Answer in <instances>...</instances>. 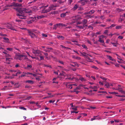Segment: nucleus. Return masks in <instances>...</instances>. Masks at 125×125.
Returning <instances> with one entry per match:
<instances>
[{
	"mask_svg": "<svg viewBox=\"0 0 125 125\" xmlns=\"http://www.w3.org/2000/svg\"><path fill=\"white\" fill-rule=\"evenodd\" d=\"M17 11L19 13H17L16 15L19 16V18L21 19H25L26 16L24 15V13L25 12L26 8H16Z\"/></svg>",
	"mask_w": 125,
	"mask_h": 125,
	"instance_id": "1",
	"label": "nucleus"
},
{
	"mask_svg": "<svg viewBox=\"0 0 125 125\" xmlns=\"http://www.w3.org/2000/svg\"><path fill=\"white\" fill-rule=\"evenodd\" d=\"M10 7H12V6H13L14 7H21V6L22 4H19L18 3H16L15 2H13L12 4L10 5Z\"/></svg>",
	"mask_w": 125,
	"mask_h": 125,
	"instance_id": "2",
	"label": "nucleus"
},
{
	"mask_svg": "<svg viewBox=\"0 0 125 125\" xmlns=\"http://www.w3.org/2000/svg\"><path fill=\"white\" fill-rule=\"evenodd\" d=\"M28 33L29 35L31 36V37L32 38H34L36 36L35 34L34 33H32V32L30 31H28Z\"/></svg>",
	"mask_w": 125,
	"mask_h": 125,
	"instance_id": "3",
	"label": "nucleus"
},
{
	"mask_svg": "<svg viewBox=\"0 0 125 125\" xmlns=\"http://www.w3.org/2000/svg\"><path fill=\"white\" fill-rule=\"evenodd\" d=\"M78 8V10H81V8L79 7H78V5L77 4H76L75 5H74V7H73V10H76L77 8Z\"/></svg>",
	"mask_w": 125,
	"mask_h": 125,
	"instance_id": "4",
	"label": "nucleus"
},
{
	"mask_svg": "<svg viewBox=\"0 0 125 125\" xmlns=\"http://www.w3.org/2000/svg\"><path fill=\"white\" fill-rule=\"evenodd\" d=\"M100 119V117H99L98 116H94L93 118H92L91 119V121H92L95 119Z\"/></svg>",
	"mask_w": 125,
	"mask_h": 125,
	"instance_id": "5",
	"label": "nucleus"
},
{
	"mask_svg": "<svg viewBox=\"0 0 125 125\" xmlns=\"http://www.w3.org/2000/svg\"><path fill=\"white\" fill-rule=\"evenodd\" d=\"M94 10H91L90 11L84 13V14L86 15L89 14H92L94 13Z\"/></svg>",
	"mask_w": 125,
	"mask_h": 125,
	"instance_id": "6",
	"label": "nucleus"
},
{
	"mask_svg": "<svg viewBox=\"0 0 125 125\" xmlns=\"http://www.w3.org/2000/svg\"><path fill=\"white\" fill-rule=\"evenodd\" d=\"M78 3H80L83 5H84L86 3L84 0H81L78 1Z\"/></svg>",
	"mask_w": 125,
	"mask_h": 125,
	"instance_id": "7",
	"label": "nucleus"
},
{
	"mask_svg": "<svg viewBox=\"0 0 125 125\" xmlns=\"http://www.w3.org/2000/svg\"><path fill=\"white\" fill-rule=\"evenodd\" d=\"M107 56L108 59H109L110 60L113 61H115V59H113L112 57L111 56L109 55H107Z\"/></svg>",
	"mask_w": 125,
	"mask_h": 125,
	"instance_id": "8",
	"label": "nucleus"
},
{
	"mask_svg": "<svg viewBox=\"0 0 125 125\" xmlns=\"http://www.w3.org/2000/svg\"><path fill=\"white\" fill-rule=\"evenodd\" d=\"M26 56L24 55H17V57L20 60H21L20 58H22L23 57H25Z\"/></svg>",
	"mask_w": 125,
	"mask_h": 125,
	"instance_id": "9",
	"label": "nucleus"
},
{
	"mask_svg": "<svg viewBox=\"0 0 125 125\" xmlns=\"http://www.w3.org/2000/svg\"><path fill=\"white\" fill-rule=\"evenodd\" d=\"M26 83H30L31 84H32L34 83L31 80H28L26 81L25 82Z\"/></svg>",
	"mask_w": 125,
	"mask_h": 125,
	"instance_id": "10",
	"label": "nucleus"
},
{
	"mask_svg": "<svg viewBox=\"0 0 125 125\" xmlns=\"http://www.w3.org/2000/svg\"><path fill=\"white\" fill-rule=\"evenodd\" d=\"M41 18H42V17L41 16H38L37 17H35L34 19L33 18V19L32 20V21H34L35 20H37L38 19H40Z\"/></svg>",
	"mask_w": 125,
	"mask_h": 125,
	"instance_id": "11",
	"label": "nucleus"
},
{
	"mask_svg": "<svg viewBox=\"0 0 125 125\" xmlns=\"http://www.w3.org/2000/svg\"><path fill=\"white\" fill-rule=\"evenodd\" d=\"M3 38L5 40L4 42L7 43L9 42V39L8 38L5 37Z\"/></svg>",
	"mask_w": 125,
	"mask_h": 125,
	"instance_id": "12",
	"label": "nucleus"
},
{
	"mask_svg": "<svg viewBox=\"0 0 125 125\" xmlns=\"http://www.w3.org/2000/svg\"><path fill=\"white\" fill-rule=\"evenodd\" d=\"M56 7H57V6H54V5H52L50 6L49 8L50 9H51V10L52 9L54 10V8Z\"/></svg>",
	"mask_w": 125,
	"mask_h": 125,
	"instance_id": "13",
	"label": "nucleus"
},
{
	"mask_svg": "<svg viewBox=\"0 0 125 125\" xmlns=\"http://www.w3.org/2000/svg\"><path fill=\"white\" fill-rule=\"evenodd\" d=\"M32 52L34 54H39V51H37V50H33L32 51Z\"/></svg>",
	"mask_w": 125,
	"mask_h": 125,
	"instance_id": "14",
	"label": "nucleus"
},
{
	"mask_svg": "<svg viewBox=\"0 0 125 125\" xmlns=\"http://www.w3.org/2000/svg\"><path fill=\"white\" fill-rule=\"evenodd\" d=\"M32 10L34 11H35L37 10V7L34 6L32 8Z\"/></svg>",
	"mask_w": 125,
	"mask_h": 125,
	"instance_id": "15",
	"label": "nucleus"
},
{
	"mask_svg": "<svg viewBox=\"0 0 125 125\" xmlns=\"http://www.w3.org/2000/svg\"><path fill=\"white\" fill-rule=\"evenodd\" d=\"M68 12H66L65 13H63L61 14V16L62 17H64L66 16V13H68Z\"/></svg>",
	"mask_w": 125,
	"mask_h": 125,
	"instance_id": "16",
	"label": "nucleus"
},
{
	"mask_svg": "<svg viewBox=\"0 0 125 125\" xmlns=\"http://www.w3.org/2000/svg\"><path fill=\"white\" fill-rule=\"evenodd\" d=\"M122 88L118 87L117 88L115 89L119 90V92H121L122 93H123L124 91H122Z\"/></svg>",
	"mask_w": 125,
	"mask_h": 125,
	"instance_id": "17",
	"label": "nucleus"
},
{
	"mask_svg": "<svg viewBox=\"0 0 125 125\" xmlns=\"http://www.w3.org/2000/svg\"><path fill=\"white\" fill-rule=\"evenodd\" d=\"M86 17L88 18H93L94 17V16H91L90 15H87L86 16Z\"/></svg>",
	"mask_w": 125,
	"mask_h": 125,
	"instance_id": "18",
	"label": "nucleus"
},
{
	"mask_svg": "<svg viewBox=\"0 0 125 125\" xmlns=\"http://www.w3.org/2000/svg\"><path fill=\"white\" fill-rule=\"evenodd\" d=\"M80 52L81 54V55H80L81 56H83L85 58L88 57L87 55H86L84 54H83V53H82V52Z\"/></svg>",
	"mask_w": 125,
	"mask_h": 125,
	"instance_id": "19",
	"label": "nucleus"
},
{
	"mask_svg": "<svg viewBox=\"0 0 125 125\" xmlns=\"http://www.w3.org/2000/svg\"><path fill=\"white\" fill-rule=\"evenodd\" d=\"M60 74L61 76H63L64 77L66 75V73L63 72H62V73H60Z\"/></svg>",
	"mask_w": 125,
	"mask_h": 125,
	"instance_id": "20",
	"label": "nucleus"
},
{
	"mask_svg": "<svg viewBox=\"0 0 125 125\" xmlns=\"http://www.w3.org/2000/svg\"><path fill=\"white\" fill-rule=\"evenodd\" d=\"M57 37L58 39L61 38L62 40H63L64 38V37L60 35L57 36Z\"/></svg>",
	"mask_w": 125,
	"mask_h": 125,
	"instance_id": "21",
	"label": "nucleus"
},
{
	"mask_svg": "<svg viewBox=\"0 0 125 125\" xmlns=\"http://www.w3.org/2000/svg\"><path fill=\"white\" fill-rule=\"evenodd\" d=\"M111 43L113 45V46H115V47H117V45L118 44V43L116 42V43H114V42H111Z\"/></svg>",
	"mask_w": 125,
	"mask_h": 125,
	"instance_id": "22",
	"label": "nucleus"
},
{
	"mask_svg": "<svg viewBox=\"0 0 125 125\" xmlns=\"http://www.w3.org/2000/svg\"><path fill=\"white\" fill-rule=\"evenodd\" d=\"M8 29H10L11 30H15L16 31L15 29L13 28V27L11 26H9L8 27Z\"/></svg>",
	"mask_w": 125,
	"mask_h": 125,
	"instance_id": "23",
	"label": "nucleus"
},
{
	"mask_svg": "<svg viewBox=\"0 0 125 125\" xmlns=\"http://www.w3.org/2000/svg\"><path fill=\"white\" fill-rule=\"evenodd\" d=\"M98 41L101 43H104V41L103 40H101V38L100 37L99 38V40H98Z\"/></svg>",
	"mask_w": 125,
	"mask_h": 125,
	"instance_id": "24",
	"label": "nucleus"
},
{
	"mask_svg": "<svg viewBox=\"0 0 125 125\" xmlns=\"http://www.w3.org/2000/svg\"><path fill=\"white\" fill-rule=\"evenodd\" d=\"M116 96H117L118 97H125V95H116Z\"/></svg>",
	"mask_w": 125,
	"mask_h": 125,
	"instance_id": "25",
	"label": "nucleus"
},
{
	"mask_svg": "<svg viewBox=\"0 0 125 125\" xmlns=\"http://www.w3.org/2000/svg\"><path fill=\"white\" fill-rule=\"evenodd\" d=\"M105 86H106V87L108 88L109 87V83H106V84H105Z\"/></svg>",
	"mask_w": 125,
	"mask_h": 125,
	"instance_id": "26",
	"label": "nucleus"
},
{
	"mask_svg": "<svg viewBox=\"0 0 125 125\" xmlns=\"http://www.w3.org/2000/svg\"><path fill=\"white\" fill-rule=\"evenodd\" d=\"M79 80H80L82 81H86V80L83 77H81L79 78Z\"/></svg>",
	"mask_w": 125,
	"mask_h": 125,
	"instance_id": "27",
	"label": "nucleus"
},
{
	"mask_svg": "<svg viewBox=\"0 0 125 125\" xmlns=\"http://www.w3.org/2000/svg\"><path fill=\"white\" fill-rule=\"evenodd\" d=\"M72 58H75L76 59H78L79 60H80L81 59V58L80 57H76L74 56H73L72 57Z\"/></svg>",
	"mask_w": 125,
	"mask_h": 125,
	"instance_id": "28",
	"label": "nucleus"
},
{
	"mask_svg": "<svg viewBox=\"0 0 125 125\" xmlns=\"http://www.w3.org/2000/svg\"><path fill=\"white\" fill-rule=\"evenodd\" d=\"M45 10L46 11V13L47 12H50L51 10V9H50L49 7V8L48 9H45Z\"/></svg>",
	"mask_w": 125,
	"mask_h": 125,
	"instance_id": "29",
	"label": "nucleus"
},
{
	"mask_svg": "<svg viewBox=\"0 0 125 125\" xmlns=\"http://www.w3.org/2000/svg\"><path fill=\"white\" fill-rule=\"evenodd\" d=\"M19 108L21 109H22L24 110H26V108L24 107H23L21 106V107H19Z\"/></svg>",
	"mask_w": 125,
	"mask_h": 125,
	"instance_id": "30",
	"label": "nucleus"
},
{
	"mask_svg": "<svg viewBox=\"0 0 125 125\" xmlns=\"http://www.w3.org/2000/svg\"><path fill=\"white\" fill-rule=\"evenodd\" d=\"M57 2L58 3L60 4L63 3V2L61 0H58L57 1Z\"/></svg>",
	"mask_w": 125,
	"mask_h": 125,
	"instance_id": "31",
	"label": "nucleus"
},
{
	"mask_svg": "<svg viewBox=\"0 0 125 125\" xmlns=\"http://www.w3.org/2000/svg\"><path fill=\"white\" fill-rule=\"evenodd\" d=\"M87 21V20H86L84 19V20H83V24H84H84H85L86 23Z\"/></svg>",
	"mask_w": 125,
	"mask_h": 125,
	"instance_id": "32",
	"label": "nucleus"
},
{
	"mask_svg": "<svg viewBox=\"0 0 125 125\" xmlns=\"http://www.w3.org/2000/svg\"><path fill=\"white\" fill-rule=\"evenodd\" d=\"M109 93L112 94H118V93H116L114 92H109Z\"/></svg>",
	"mask_w": 125,
	"mask_h": 125,
	"instance_id": "33",
	"label": "nucleus"
},
{
	"mask_svg": "<svg viewBox=\"0 0 125 125\" xmlns=\"http://www.w3.org/2000/svg\"><path fill=\"white\" fill-rule=\"evenodd\" d=\"M74 21H73L72 22L71 24H73V23L76 22V21H77V19H74Z\"/></svg>",
	"mask_w": 125,
	"mask_h": 125,
	"instance_id": "34",
	"label": "nucleus"
},
{
	"mask_svg": "<svg viewBox=\"0 0 125 125\" xmlns=\"http://www.w3.org/2000/svg\"><path fill=\"white\" fill-rule=\"evenodd\" d=\"M32 11L31 10H30V11H26V10H25V13H32Z\"/></svg>",
	"mask_w": 125,
	"mask_h": 125,
	"instance_id": "35",
	"label": "nucleus"
},
{
	"mask_svg": "<svg viewBox=\"0 0 125 125\" xmlns=\"http://www.w3.org/2000/svg\"><path fill=\"white\" fill-rule=\"evenodd\" d=\"M115 26V24H112L108 28V29H110L112 27H114Z\"/></svg>",
	"mask_w": 125,
	"mask_h": 125,
	"instance_id": "36",
	"label": "nucleus"
},
{
	"mask_svg": "<svg viewBox=\"0 0 125 125\" xmlns=\"http://www.w3.org/2000/svg\"><path fill=\"white\" fill-rule=\"evenodd\" d=\"M45 9H43V10H42V11L41 12V13H46Z\"/></svg>",
	"mask_w": 125,
	"mask_h": 125,
	"instance_id": "37",
	"label": "nucleus"
},
{
	"mask_svg": "<svg viewBox=\"0 0 125 125\" xmlns=\"http://www.w3.org/2000/svg\"><path fill=\"white\" fill-rule=\"evenodd\" d=\"M32 66L31 65H28L27 66V68H28V69H30L31 68H32Z\"/></svg>",
	"mask_w": 125,
	"mask_h": 125,
	"instance_id": "38",
	"label": "nucleus"
},
{
	"mask_svg": "<svg viewBox=\"0 0 125 125\" xmlns=\"http://www.w3.org/2000/svg\"><path fill=\"white\" fill-rule=\"evenodd\" d=\"M77 27H78L80 28V29H83V26H77Z\"/></svg>",
	"mask_w": 125,
	"mask_h": 125,
	"instance_id": "39",
	"label": "nucleus"
},
{
	"mask_svg": "<svg viewBox=\"0 0 125 125\" xmlns=\"http://www.w3.org/2000/svg\"><path fill=\"white\" fill-rule=\"evenodd\" d=\"M12 58H6V61H10L12 59Z\"/></svg>",
	"mask_w": 125,
	"mask_h": 125,
	"instance_id": "40",
	"label": "nucleus"
},
{
	"mask_svg": "<svg viewBox=\"0 0 125 125\" xmlns=\"http://www.w3.org/2000/svg\"><path fill=\"white\" fill-rule=\"evenodd\" d=\"M120 17L123 18H125V14H123L122 15H120Z\"/></svg>",
	"mask_w": 125,
	"mask_h": 125,
	"instance_id": "41",
	"label": "nucleus"
},
{
	"mask_svg": "<svg viewBox=\"0 0 125 125\" xmlns=\"http://www.w3.org/2000/svg\"><path fill=\"white\" fill-rule=\"evenodd\" d=\"M100 78H101V79H102L103 80H105V81H106L107 80V79L106 78L104 77H103L101 76L100 77Z\"/></svg>",
	"mask_w": 125,
	"mask_h": 125,
	"instance_id": "42",
	"label": "nucleus"
},
{
	"mask_svg": "<svg viewBox=\"0 0 125 125\" xmlns=\"http://www.w3.org/2000/svg\"><path fill=\"white\" fill-rule=\"evenodd\" d=\"M58 62L61 64H64V62L62 61H61L60 60H58Z\"/></svg>",
	"mask_w": 125,
	"mask_h": 125,
	"instance_id": "43",
	"label": "nucleus"
},
{
	"mask_svg": "<svg viewBox=\"0 0 125 125\" xmlns=\"http://www.w3.org/2000/svg\"><path fill=\"white\" fill-rule=\"evenodd\" d=\"M114 122L115 123H119L120 121L118 120L115 119L114 120Z\"/></svg>",
	"mask_w": 125,
	"mask_h": 125,
	"instance_id": "44",
	"label": "nucleus"
},
{
	"mask_svg": "<svg viewBox=\"0 0 125 125\" xmlns=\"http://www.w3.org/2000/svg\"><path fill=\"white\" fill-rule=\"evenodd\" d=\"M124 18H123L121 17H120V18L119 19V21H120V22H121L122 21H123Z\"/></svg>",
	"mask_w": 125,
	"mask_h": 125,
	"instance_id": "45",
	"label": "nucleus"
},
{
	"mask_svg": "<svg viewBox=\"0 0 125 125\" xmlns=\"http://www.w3.org/2000/svg\"><path fill=\"white\" fill-rule=\"evenodd\" d=\"M7 50L10 51H11L12 50V49L10 48H7Z\"/></svg>",
	"mask_w": 125,
	"mask_h": 125,
	"instance_id": "46",
	"label": "nucleus"
},
{
	"mask_svg": "<svg viewBox=\"0 0 125 125\" xmlns=\"http://www.w3.org/2000/svg\"><path fill=\"white\" fill-rule=\"evenodd\" d=\"M121 26H117L116 27V29H119L121 28Z\"/></svg>",
	"mask_w": 125,
	"mask_h": 125,
	"instance_id": "47",
	"label": "nucleus"
},
{
	"mask_svg": "<svg viewBox=\"0 0 125 125\" xmlns=\"http://www.w3.org/2000/svg\"><path fill=\"white\" fill-rule=\"evenodd\" d=\"M27 31H28H28H31V32H32V33H33V32H35V30H27Z\"/></svg>",
	"mask_w": 125,
	"mask_h": 125,
	"instance_id": "48",
	"label": "nucleus"
},
{
	"mask_svg": "<svg viewBox=\"0 0 125 125\" xmlns=\"http://www.w3.org/2000/svg\"><path fill=\"white\" fill-rule=\"evenodd\" d=\"M72 42H75L76 43L75 44H77V45H78V44H77V43H78V42L76 41H75V40H73V41H72Z\"/></svg>",
	"mask_w": 125,
	"mask_h": 125,
	"instance_id": "49",
	"label": "nucleus"
},
{
	"mask_svg": "<svg viewBox=\"0 0 125 125\" xmlns=\"http://www.w3.org/2000/svg\"><path fill=\"white\" fill-rule=\"evenodd\" d=\"M31 98V96H29V97H27V98L25 99V100H30Z\"/></svg>",
	"mask_w": 125,
	"mask_h": 125,
	"instance_id": "50",
	"label": "nucleus"
},
{
	"mask_svg": "<svg viewBox=\"0 0 125 125\" xmlns=\"http://www.w3.org/2000/svg\"><path fill=\"white\" fill-rule=\"evenodd\" d=\"M57 26H62V24L61 23H59V24H56Z\"/></svg>",
	"mask_w": 125,
	"mask_h": 125,
	"instance_id": "51",
	"label": "nucleus"
},
{
	"mask_svg": "<svg viewBox=\"0 0 125 125\" xmlns=\"http://www.w3.org/2000/svg\"><path fill=\"white\" fill-rule=\"evenodd\" d=\"M92 67L95 69L98 70V68L95 66H93Z\"/></svg>",
	"mask_w": 125,
	"mask_h": 125,
	"instance_id": "52",
	"label": "nucleus"
},
{
	"mask_svg": "<svg viewBox=\"0 0 125 125\" xmlns=\"http://www.w3.org/2000/svg\"><path fill=\"white\" fill-rule=\"evenodd\" d=\"M40 60H43L44 59V58L43 56H40Z\"/></svg>",
	"mask_w": 125,
	"mask_h": 125,
	"instance_id": "53",
	"label": "nucleus"
},
{
	"mask_svg": "<svg viewBox=\"0 0 125 125\" xmlns=\"http://www.w3.org/2000/svg\"><path fill=\"white\" fill-rule=\"evenodd\" d=\"M118 38L120 39H122L123 38V37L120 36L118 37Z\"/></svg>",
	"mask_w": 125,
	"mask_h": 125,
	"instance_id": "54",
	"label": "nucleus"
},
{
	"mask_svg": "<svg viewBox=\"0 0 125 125\" xmlns=\"http://www.w3.org/2000/svg\"><path fill=\"white\" fill-rule=\"evenodd\" d=\"M97 87L96 86H93V87H90V88H92V89H96L97 88Z\"/></svg>",
	"mask_w": 125,
	"mask_h": 125,
	"instance_id": "55",
	"label": "nucleus"
},
{
	"mask_svg": "<svg viewBox=\"0 0 125 125\" xmlns=\"http://www.w3.org/2000/svg\"><path fill=\"white\" fill-rule=\"evenodd\" d=\"M108 32V30H105L104 32V33L105 34H107Z\"/></svg>",
	"mask_w": 125,
	"mask_h": 125,
	"instance_id": "56",
	"label": "nucleus"
},
{
	"mask_svg": "<svg viewBox=\"0 0 125 125\" xmlns=\"http://www.w3.org/2000/svg\"><path fill=\"white\" fill-rule=\"evenodd\" d=\"M55 102V100L52 101V100H50L49 101V102L50 103H53Z\"/></svg>",
	"mask_w": 125,
	"mask_h": 125,
	"instance_id": "57",
	"label": "nucleus"
},
{
	"mask_svg": "<svg viewBox=\"0 0 125 125\" xmlns=\"http://www.w3.org/2000/svg\"><path fill=\"white\" fill-rule=\"evenodd\" d=\"M25 88H31V86H29L26 85L25 86Z\"/></svg>",
	"mask_w": 125,
	"mask_h": 125,
	"instance_id": "58",
	"label": "nucleus"
},
{
	"mask_svg": "<svg viewBox=\"0 0 125 125\" xmlns=\"http://www.w3.org/2000/svg\"><path fill=\"white\" fill-rule=\"evenodd\" d=\"M82 46L85 49H86L87 48V47L85 45L83 44L82 45Z\"/></svg>",
	"mask_w": 125,
	"mask_h": 125,
	"instance_id": "59",
	"label": "nucleus"
},
{
	"mask_svg": "<svg viewBox=\"0 0 125 125\" xmlns=\"http://www.w3.org/2000/svg\"><path fill=\"white\" fill-rule=\"evenodd\" d=\"M60 46L61 47H62V48H64L65 49H66V48H67V47H65L63 45H60Z\"/></svg>",
	"mask_w": 125,
	"mask_h": 125,
	"instance_id": "60",
	"label": "nucleus"
},
{
	"mask_svg": "<svg viewBox=\"0 0 125 125\" xmlns=\"http://www.w3.org/2000/svg\"><path fill=\"white\" fill-rule=\"evenodd\" d=\"M78 113V112H76L74 111H73L71 112V113Z\"/></svg>",
	"mask_w": 125,
	"mask_h": 125,
	"instance_id": "61",
	"label": "nucleus"
},
{
	"mask_svg": "<svg viewBox=\"0 0 125 125\" xmlns=\"http://www.w3.org/2000/svg\"><path fill=\"white\" fill-rule=\"evenodd\" d=\"M36 104V105L37 106H38V107H41V105H38V102Z\"/></svg>",
	"mask_w": 125,
	"mask_h": 125,
	"instance_id": "62",
	"label": "nucleus"
},
{
	"mask_svg": "<svg viewBox=\"0 0 125 125\" xmlns=\"http://www.w3.org/2000/svg\"><path fill=\"white\" fill-rule=\"evenodd\" d=\"M15 21L16 22H20L21 21L20 20L16 19V20Z\"/></svg>",
	"mask_w": 125,
	"mask_h": 125,
	"instance_id": "63",
	"label": "nucleus"
},
{
	"mask_svg": "<svg viewBox=\"0 0 125 125\" xmlns=\"http://www.w3.org/2000/svg\"><path fill=\"white\" fill-rule=\"evenodd\" d=\"M101 33V32L100 31H99V32H97L96 33V35H99V34H100Z\"/></svg>",
	"mask_w": 125,
	"mask_h": 125,
	"instance_id": "64",
	"label": "nucleus"
}]
</instances>
